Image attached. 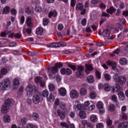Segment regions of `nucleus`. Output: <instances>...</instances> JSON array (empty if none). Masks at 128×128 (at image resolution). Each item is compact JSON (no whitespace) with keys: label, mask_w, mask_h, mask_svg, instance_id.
<instances>
[{"label":"nucleus","mask_w":128,"mask_h":128,"mask_svg":"<svg viewBox=\"0 0 128 128\" xmlns=\"http://www.w3.org/2000/svg\"><path fill=\"white\" fill-rule=\"evenodd\" d=\"M10 84H12V82L10 81V78H4V80H2V82L0 83V90H4L8 88V86H10Z\"/></svg>","instance_id":"f257e3e1"},{"label":"nucleus","mask_w":128,"mask_h":128,"mask_svg":"<svg viewBox=\"0 0 128 128\" xmlns=\"http://www.w3.org/2000/svg\"><path fill=\"white\" fill-rule=\"evenodd\" d=\"M113 76L116 82H120V84H124V83L126 82V78L124 76H120L116 74Z\"/></svg>","instance_id":"f03ea898"},{"label":"nucleus","mask_w":128,"mask_h":128,"mask_svg":"<svg viewBox=\"0 0 128 128\" xmlns=\"http://www.w3.org/2000/svg\"><path fill=\"white\" fill-rule=\"evenodd\" d=\"M26 90L27 92V96H32V94L38 92V87L36 86L28 85L26 88Z\"/></svg>","instance_id":"7ed1b4c3"},{"label":"nucleus","mask_w":128,"mask_h":128,"mask_svg":"<svg viewBox=\"0 0 128 128\" xmlns=\"http://www.w3.org/2000/svg\"><path fill=\"white\" fill-rule=\"evenodd\" d=\"M84 67L82 66L79 65L77 66V72H76V76L82 78L84 76Z\"/></svg>","instance_id":"20e7f679"},{"label":"nucleus","mask_w":128,"mask_h":128,"mask_svg":"<svg viewBox=\"0 0 128 128\" xmlns=\"http://www.w3.org/2000/svg\"><path fill=\"white\" fill-rule=\"evenodd\" d=\"M56 114L58 116L60 117V120H64L66 118V116L68 114V110H58L56 111Z\"/></svg>","instance_id":"39448f33"},{"label":"nucleus","mask_w":128,"mask_h":128,"mask_svg":"<svg viewBox=\"0 0 128 128\" xmlns=\"http://www.w3.org/2000/svg\"><path fill=\"white\" fill-rule=\"evenodd\" d=\"M60 72L61 74L64 75L66 74V76H70V74H72V70H70V68H62L60 70Z\"/></svg>","instance_id":"423d86ee"},{"label":"nucleus","mask_w":128,"mask_h":128,"mask_svg":"<svg viewBox=\"0 0 128 128\" xmlns=\"http://www.w3.org/2000/svg\"><path fill=\"white\" fill-rule=\"evenodd\" d=\"M80 96V93L76 90H72L70 92L71 98H78Z\"/></svg>","instance_id":"0eeeda50"},{"label":"nucleus","mask_w":128,"mask_h":128,"mask_svg":"<svg viewBox=\"0 0 128 128\" xmlns=\"http://www.w3.org/2000/svg\"><path fill=\"white\" fill-rule=\"evenodd\" d=\"M32 102L33 104H40V96L38 94L34 95L32 98Z\"/></svg>","instance_id":"6e6552de"},{"label":"nucleus","mask_w":128,"mask_h":128,"mask_svg":"<svg viewBox=\"0 0 128 128\" xmlns=\"http://www.w3.org/2000/svg\"><path fill=\"white\" fill-rule=\"evenodd\" d=\"M102 34L105 36L107 40H112V36H110V29H106L104 30Z\"/></svg>","instance_id":"1a4fd4ad"},{"label":"nucleus","mask_w":128,"mask_h":128,"mask_svg":"<svg viewBox=\"0 0 128 128\" xmlns=\"http://www.w3.org/2000/svg\"><path fill=\"white\" fill-rule=\"evenodd\" d=\"M85 72L87 74H90V72H92V70H94V67H92V66L91 64H86L85 65Z\"/></svg>","instance_id":"9d476101"},{"label":"nucleus","mask_w":128,"mask_h":128,"mask_svg":"<svg viewBox=\"0 0 128 128\" xmlns=\"http://www.w3.org/2000/svg\"><path fill=\"white\" fill-rule=\"evenodd\" d=\"M26 24L29 28L32 26V18L30 16L27 17L26 19Z\"/></svg>","instance_id":"9b49d317"},{"label":"nucleus","mask_w":128,"mask_h":128,"mask_svg":"<svg viewBox=\"0 0 128 128\" xmlns=\"http://www.w3.org/2000/svg\"><path fill=\"white\" fill-rule=\"evenodd\" d=\"M14 102V100L8 98L6 100L4 104L10 108V104H12Z\"/></svg>","instance_id":"f8f14e48"},{"label":"nucleus","mask_w":128,"mask_h":128,"mask_svg":"<svg viewBox=\"0 0 128 128\" xmlns=\"http://www.w3.org/2000/svg\"><path fill=\"white\" fill-rule=\"evenodd\" d=\"M8 110H10V107L4 104L1 108L2 112V114H6L8 112Z\"/></svg>","instance_id":"ddd939ff"},{"label":"nucleus","mask_w":128,"mask_h":128,"mask_svg":"<svg viewBox=\"0 0 128 128\" xmlns=\"http://www.w3.org/2000/svg\"><path fill=\"white\" fill-rule=\"evenodd\" d=\"M59 94L60 96H64L66 94V88H61L58 90Z\"/></svg>","instance_id":"4468645a"},{"label":"nucleus","mask_w":128,"mask_h":128,"mask_svg":"<svg viewBox=\"0 0 128 128\" xmlns=\"http://www.w3.org/2000/svg\"><path fill=\"white\" fill-rule=\"evenodd\" d=\"M118 128H128V122H122L120 123L118 126Z\"/></svg>","instance_id":"2eb2a0df"},{"label":"nucleus","mask_w":128,"mask_h":128,"mask_svg":"<svg viewBox=\"0 0 128 128\" xmlns=\"http://www.w3.org/2000/svg\"><path fill=\"white\" fill-rule=\"evenodd\" d=\"M122 28H124V27H122V24H118L115 27L114 30L116 32H118L120 30H122Z\"/></svg>","instance_id":"dca6fc26"},{"label":"nucleus","mask_w":128,"mask_h":128,"mask_svg":"<svg viewBox=\"0 0 128 128\" xmlns=\"http://www.w3.org/2000/svg\"><path fill=\"white\" fill-rule=\"evenodd\" d=\"M8 72H10V70L6 68H1L0 72L2 76H6V74H8Z\"/></svg>","instance_id":"f3484780"},{"label":"nucleus","mask_w":128,"mask_h":128,"mask_svg":"<svg viewBox=\"0 0 128 128\" xmlns=\"http://www.w3.org/2000/svg\"><path fill=\"white\" fill-rule=\"evenodd\" d=\"M59 106L62 110H68L66 109V104L64 102H60Z\"/></svg>","instance_id":"a211bd4d"},{"label":"nucleus","mask_w":128,"mask_h":128,"mask_svg":"<svg viewBox=\"0 0 128 128\" xmlns=\"http://www.w3.org/2000/svg\"><path fill=\"white\" fill-rule=\"evenodd\" d=\"M36 32L38 36H42L44 34V28L42 27H39L36 28Z\"/></svg>","instance_id":"6ab92c4d"},{"label":"nucleus","mask_w":128,"mask_h":128,"mask_svg":"<svg viewBox=\"0 0 128 128\" xmlns=\"http://www.w3.org/2000/svg\"><path fill=\"white\" fill-rule=\"evenodd\" d=\"M116 9L114 7H110L108 9L106 10V12L108 14H114V12H116Z\"/></svg>","instance_id":"aec40b11"},{"label":"nucleus","mask_w":128,"mask_h":128,"mask_svg":"<svg viewBox=\"0 0 128 128\" xmlns=\"http://www.w3.org/2000/svg\"><path fill=\"white\" fill-rule=\"evenodd\" d=\"M4 122H6V124H8L10 122V116L8 114H5L4 116Z\"/></svg>","instance_id":"412c9836"},{"label":"nucleus","mask_w":128,"mask_h":128,"mask_svg":"<svg viewBox=\"0 0 128 128\" xmlns=\"http://www.w3.org/2000/svg\"><path fill=\"white\" fill-rule=\"evenodd\" d=\"M113 92H118L120 90V86L118 84H116L115 86L113 87Z\"/></svg>","instance_id":"4be33fe9"},{"label":"nucleus","mask_w":128,"mask_h":128,"mask_svg":"<svg viewBox=\"0 0 128 128\" xmlns=\"http://www.w3.org/2000/svg\"><path fill=\"white\" fill-rule=\"evenodd\" d=\"M120 64L122 66H126L128 64V60L126 58H121L120 60Z\"/></svg>","instance_id":"5701e85b"},{"label":"nucleus","mask_w":128,"mask_h":128,"mask_svg":"<svg viewBox=\"0 0 128 128\" xmlns=\"http://www.w3.org/2000/svg\"><path fill=\"white\" fill-rule=\"evenodd\" d=\"M56 16H58V12H56V11H51L49 12L48 14V16L50 18H52V16H54V18H56Z\"/></svg>","instance_id":"b1692460"},{"label":"nucleus","mask_w":128,"mask_h":128,"mask_svg":"<svg viewBox=\"0 0 128 128\" xmlns=\"http://www.w3.org/2000/svg\"><path fill=\"white\" fill-rule=\"evenodd\" d=\"M87 81L89 84H92L94 82V78L93 76L90 75L87 77Z\"/></svg>","instance_id":"393cba45"},{"label":"nucleus","mask_w":128,"mask_h":128,"mask_svg":"<svg viewBox=\"0 0 128 128\" xmlns=\"http://www.w3.org/2000/svg\"><path fill=\"white\" fill-rule=\"evenodd\" d=\"M82 8H84V4L82 3H78L76 7V10H82Z\"/></svg>","instance_id":"a878e982"},{"label":"nucleus","mask_w":128,"mask_h":128,"mask_svg":"<svg viewBox=\"0 0 128 128\" xmlns=\"http://www.w3.org/2000/svg\"><path fill=\"white\" fill-rule=\"evenodd\" d=\"M10 8L8 6L4 7L3 9L2 14H8L10 13Z\"/></svg>","instance_id":"bb28decb"},{"label":"nucleus","mask_w":128,"mask_h":128,"mask_svg":"<svg viewBox=\"0 0 128 128\" xmlns=\"http://www.w3.org/2000/svg\"><path fill=\"white\" fill-rule=\"evenodd\" d=\"M47 100L50 102H52L54 100V96L52 94H50L49 96L47 97Z\"/></svg>","instance_id":"cd10ccee"},{"label":"nucleus","mask_w":128,"mask_h":128,"mask_svg":"<svg viewBox=\"0 0 128 128\" xmlns=\"http://www.w3.org/2000/svg\"><path fill=\"white\" fill-rule=\"evenodd\" d=\"M90 120L92 122H96L98 120V117L94 114H92L90 116Z\"/></svg>","instance_id":"c85d7f7f"},{"label":"nucleus","mask_w":128,"mask_h":128,"mask_svg":"<svg viewBox=\"0 0 128 128\" xmlns=\"http://www.w3.org/2000/svg\"><path fill=\"white\" fill-rule=\"evenodd\" d=\"M96 108L100 110H104V103L102 102H98L96 104Z\"/></svg>","instance_id":"c756f323"},{"label":"nucleus","mask_w":128,"mask_h":128,"mask_svg":"<svg viewBox=\"0 0 128 128\" xmlns=\"http://www.w3.org/2000/svg\"><path fill=\"white\" fill-rule=\"evenodd\" d=\"M51 72L52 74H56L58 72V68H56L55 66L51 68Z\"/></svg>","instance_id":"7c9ffc66"},{"label":"nucleus","mask_w":128,"mask_h":128,"mask_svg":"<svg viewBox=\"0 0 128 128\" xmlns=\"http://www.w3.org/2000/svg\"><path fill=\"white\" fill-rule=\"evenodd\" d=\"M79 116L80 118L84 119L86 118V112L84 111H80L79 113Z\"/></svg>","instance_id":"2f4dec72"},{"label":"nucleus","mask_w":128,"mask_h":128,"mask_svg":"<svg viewBox=\"0 0 128 128\" xmlns=\"http://www.w3.org/2000/svg\"><path fill=\"white\" fill-rule=\"evenodd\" d=\"M104 88L106 92H110V86L108 83H106L104 85Z\"/></svg>","instance_id":"473e14b6"},{"label":"nucleus","mask_w":128,"mask_h":128,"mask_svg":"<svg viewBox=\"0 0 128 128\" xmlns=\"http://www.w3.org/2000/svg\"><path fill=\"white\" fill-rule=\"evenodd\" d=\"M106 122L107 124V126H110L111 124H112V120H110V116H107V117L106 119Z\"/></svg>","instance_id":"72a5a7b5"},{"label":"nucleus","mask_w":128,"mask_h":128,"mask_svg":"<svg viewBox=\"0 0 128 128\" xmlns=\"http://www.w3.org/2000/svg\"><path fill=\"white\" fill-rule=\"evenodd\" d=\"M104 78L106 80H108V82L110 80L112 79L110 74L107 73L104 74Z\"/></svg>","instance_id":"f704fd0d"},{"label":"nucleus","mask_w":128,"mask_h":128,"mask_svg":"<svg viewBox=\"0 0 128 128\" xmlns=\"http://www.w3.org/2000/svg\"><path fill=\"white\" fill-rule=\"evenodd\" d=\"M32 118H33V120H38V118H40L38 114L36 112L32 114Z\"/></svg>","instance_id":"c9c22d12"},{"label":"nucleus","mask_w":128,"mask_h":128,"mask_svg":"<svg viewBox=\"0 0 128 128\" xmlns=\"http://www.w3.org/2000/svg\"><path fill=\"white\" fill-rule=\"evenodd\" d=\"M96 108V106H94V104L92 102H91L90 105L86 108L87 110H94Z\"/></svg>","instance_id":"e433bc0d"},{"label":"nucleus","mask_w":128,"mask_h":128,"mask_svg":"<svg viewBox=\"0 0 128 128\" xmlns=\"http://www.w3.org/2000/svg\"><path fill=\"white\" fill-rule=\"evenodd\" d=\"M90 98H96V92L94 91H91L90 94Z\"/></svg>","instance_id":"4c0bfd02"},{"label":"nucleus","mask_w":128,"mask_h":128,"mask_svg":"<svg viewBox=\"0 0 128 128\" xmlns=\"http://www.w3.org/2000/svg\"><path fill=\"white\" fill-rule=\"evenodd\" d=\"M118 96L120 100H124V94L122 92H119Z\"/></svg>","instance_id":"58836bf2"},{"label":"nucleus","mask_w":128,"mask_h":128,"mask_svg":"<svg viewBox=\"0 0 128 128\" xmlns=\"http://www.w3.org/2000/svg\"><path fill=\"white\" fill-rule=\"evenodd\" d=\"M49 94L48 90H44L42 92V96L44 98H48V96Z\"/></svg>","instance_id":"ea45409f"},{"label":"nucleus","mask_w":128,"mask_h":128,"mask_svg":"<svg viewBox=\"0 0 128 128\" xmlns=\"http://www.w3.org/2000/svg\"><path fill=\"white\" fill-rule=\"evenodd\" d=\"M120 118L122 120H126L128 119V114H126V113H121L120 114Z\"/></svg>","instance_id":"a19ab883"},{"label":"nucleus","mask_w":128,"mask_h":128,"mask_svg":"<svg viewBox=\"0 0 128 128\" xmlns=\"http://www.w3.org/2000/svg\"><path fill=\"white\" fill-rule=\"evenodd\" d=\"M80 94L82 96H86V90L85 88H80Z\"/></svg>","instance_id":"79ce46f5"},{"label":"nucleus","mask_w":128,"mask_h":128,"mask_svg":"<svg viewBox=\"0 0 128 128\" xmlns=\"http://www.w3.org/2000/svg\"><path fill=\"white\" fill-rule=\"evenodd\" d=\"M35 10L37 12H42V7H40V6H39V5L36 6Z\"/></svg>","instance_id":"37998d69"},{"label":"nucleus","mask_w":128,"mask_h":128,"mask_svg":"<svg viewBox=\"0 0 128 128\" xmlns=\"http://www.w3.org/2000/svg\"><path fill=\"white\" fill-rule=\"evenodd\" d=\"M78 110H86V109L84 104H80L78 107Z\"/></svg>","instance_id":"c03bdc74"},{"label":"nucleus","mask_w":128,"mask_h":128,"mask_svg":"<svg viewBox=\"0 0 128 128\" xmlns=\"http://www.w3.org/2000/svg\"><path fill=\"white\" fill-rule=\"evenodd\" d=\"M32 4L36 6H40V0H32Z\"/></svg>","instance_id":"a18cd8bd"},{"label":"nucleus","mask_w":128,"mask_h":128,"mask_svg":"<svg viewBox=\"0 0 128 128\" xmlns=\"http://www.w3.org/2000/svg\"><path fill=\"white\" fill-rule=\"evenodd\" d=\"M42 81V78L39 76H37L34 79V82L36 84H38Z\"/></svg>","instance_id":"49530a36"},{"label":"nucleus","mask_w":128,"mask_h":128,"mask_svg":"<svg viewBox=\"0 0 128 128\" xmlns=\"http://www.w3.org/2000/svg\"><path fill=\"white\" fill-rule=\"evenodd\" d=\"M13 84L16 86H20V81L18 80L16 78L13 80Z\"/></svg>","instance_id":"de8ad7c7"},{"label":"nucleus","mask_w":128,"mask_h":128,"mask_svg":"<svg viewBox=\"0 0 128 128\" xmlns=\"http://www.w3.org/2000/svg\"><path fill=\"white\" fill-rule=\"evenodd\" d=\"M96 76L98 80H100L102 78V76H101L100 72L98 70H96Z\"/></svg>","instance_id":"09e8293b"},{"label":"nucleus","mask_w":128,"mask_h":128,"mask_svg":"<svg viewBox=\"0 0 128 128\" xmlns=\"http://www.w3.org/2000/svg\"><path fill=\"white\" fill-rule=\"evenodd\" d=\"M61 126H62V128H70V126H68V124H67L66 123L64 122H60Z\"/></svg>","instance_id":"8fccbe9b"},{"label":"nucleus","mask_w":128,"mask_h":128,"mask_svg":"<svg viewBox=\"0 0 128 128\" xmlns=\"http://www.w3.org/2000/svg\"><path fill=\"white\" fill-rule=\"evenodd\" d=\"M112 100L114 102H118V96H116L114 94L111 97Z\"/></svg>","instance_id":"3c124183"},{"label":"nucleus","mask_w":128,"mask_h":128,"mask_svg":"<svg viewBox=\"0 0 128 128\" xmlns=\"http://www.w3.org/2000/svg\"><path fill=\"white\" fill-rule=\"evenodd\" d=\"M48 22H50V20H48V19L46 18H44L43 19L44 26H48Z\"/></svg>","instance_id":"603ef678"},{"label":"nucleus","mask_w":128,"mask_h":128,"mask_svg":"<svg viewBox=\"0 0 128 128\" xmlns=\"http://www.w3.org/2000/svg\"><path fill=\"white\" fill-rule=\"evenodd\" d=\"M68 68H71V70H72L74 71L78 69V68H76V66L74 65L69 64H68Z\"/></svg>","instance_id":"864d4df0"},{"label":"nucleus","mask_w":128,"mask_h":128,"mask_svg":"<svg viewBox=\"0 0 128 128\" xmlns=\"http://www.w3.org/2000/svg\"><path fill=\"white\" fill-rule=\"evenodd\" d=\"M92 104V102H90V101H86L84 102V106H85L86 110L89 108L90 106Z\"/></svg>","instance_id":"5fc2aeb1"},{"label":"nucleus","mask_w":128,"mask_h":128,"mask_svg":"<svg viewBox=\"0 0 128 128\" xmlns=\"http://www.w3.org/2000/svg\"><path fill=\"white\" fill-rule=\"evenodd\" d=\"M48 88L50 90L53 92V90H54L56 86H54V84H50L48 86Z\"/></svg>","instance_id":"6e6d98bb"},{"label":"nucleus","mask_w":128,"mask_h":128,"mask_svg":"<svg viewBox=\"0 0 128 128\" xmlns=\"http://www.w3.org/2000/svg\"><path fill=\"white\" fill-rule=\"evenodd\" d=\"M26 128H38L37 126H34L32 124H28L26 126Z\"/></svg>","instance_id":"4d7b16f0"},{"label":"nucleus","mask_w":128,"mask_h":128,"mask_svg":"<svg viewBox=\"0 0 128 128\" xmlns=\"http://www.w3.org/2000/svg\"><path fill=\"white\" fill-rule=\"evenodd\" d=\"M54 66L57 68L58 70V68H62V66H64V65L62 64L60 62L56 63Z\"/></svg>","instance_id":"13d9d810"},{"label":"nucleus","mask_w":128,"mask_h":128,"mask_svg":"<svg viewBox=\"0 0 128 128\" xmlns=\"http://www.w3.org/2000/svg\"><path fill=\"white\" fill-rule=\"evenodd\" d=\"M28 120L26 118H22L20 120V124H26Z\"/></svg>","instance_id":"bf43d9fd"},{"label":"nucleus","mask_w":128,"mask_h":128,"mask_svg":"<svg viewBox=\"0 0 128 128\" xmlns=\"http://www.w3.org/2000/svg\"><path fill=\"white\" fill-rule=\"evenodd\" d=\"M55 78L58 82H60V80H62V77L60 75H56Z\"/></svg>","instance_id":"052dcab7"},{"label":"nucleus","mask_w":128,"mask_h":128,"mask_svg":"<svg viewBox=\"0 0 128 128\" xmlns=\"http://www.w3.org/2000/svg\"><path fill=\"white\" fill-rule=\"evenodd\" d=\"M14 38H22V34L18 32L14 34Z\"/></svg>","instance_id":"680f3d73"},{"label":"nucleus","mask_w":128,"mask_h":128,"mask_svg":"<svg viewBox=\"0 0 128 128\" xmlns=\"http://www.w3.org/2000/svg\"><path fill=\"white\" fill-rule=\"evenodd\" d=\"M25 12H26V14H32V10L30 9V8H26Z\"/></svg>","instance_id":"e2e57ef3"},{"label":"nucleus","mask_w":128,"mask_h":128,"mask_svg":"<svg viewBox=\"0 0 128 128\" xmlns=\"http://www.w3.org/2000/svg\"><path fill=\"white\" fill-rule=\"evenodd\" d=\"M58 30H62L64 29V25L62 24H60L58 26Z\"/></svg>","instance_id":"0e129e2a"},{"label":"nucleus","mask_w":128,"mask_h":128,"mask_svg":"<svg viewBox=\"0 0 128 128\" xmlns=\"http://www.w3.org/2000/svg\"><path fill=\"white\" fill-rule=\"evenodd\" d=\"M6 62H8V60H6V58H2V61L0 62V66H2V64H6Z\"/></svg>","instance_id":"69168bd1"},{"label":"nucleus","mask_w":128,"mask_h":128,"mask_svg":"<svg viewBox=\"0 0 128 128\" xmlns=\"http://www.w3.org/2000/svg\"><path fill=\"white\" fill-rule=\"evenodd\" d=\"M10 32L8 31H5L4 32H2L1 33V36H6V34H8Z\"/></svg>","instance_id":"338daca9"},{"label":"nucleus","mask_w":128,"mask_h":128,"mask_svg":"<svg viewBox=\"0 0 128 128\" xmlns=\"http://www.w3.org/2000/svg\"><path fill=\"white\" fill-rule=\"evenodd\" d=\"M96 128H104V124L102 123H99L96 125Z\"/></svg>","instance_id":"774afa93"}]
</instances>
